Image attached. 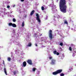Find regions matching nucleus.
Here are the masks:
<instances>
[{"mask_svg":"<svg viewBox=\"0 0 76 76\" xmlns=\"http://www.w3.org/2000/svg\"><path fill=\"white\" fill-rule=\"evenodd\" d=\"M59 7L60 11L63 13H66L67 12V6L66 0H60Z\"/></svg>","mask_w":76,"mask_h":76,"instance_id":"obj_1","label":"nucleus"},{"mask_svg":"<svg viewBox=\"0 0 76 76\" xmlns=\"http://www.w3.org/2000/svg\"><path fill=\"white\" fill-rule=\"evenodd\" d=\"M53 31L51 30H50L49 31V37L50 40H51L54 37H53Z\"/></svg>","mask_w":76,"mask_h":76,"instance_id":"obj_2","label":"nucleus"},{"mask_svg":"<svg viewBox=\"0 0 76 76\" xmlns=\"http://www.w3.org/2000/svg\"><path fill=\"white\" fill-rule=\"evenodd\" d=\"M63 71L62 69H58L56 71L53 72V75H56L59 73H61Z\"/></svg>","mask_w":76,"mask_h":76,"instance_id":"obj_3","label":"nucleus"},{"mask_svg":"<svg viewBox=\"0 0 76 76\" xmlns=\"http://www.w3.org/2000/svg\"><path fill=\"white\" fill-rule=\"evenodd\" d=\"M36 16H37L36 18L37 20L38 21V22L40 23V22H41V20L39 19V15L37 13H36Z\"/></svg>","mask_w":76,"mask_h":76,"instance_id":"obj_4","label":"nucleus"},{"mask_svg":"<svg viewBox=\"0 0 76 76\" xmlns=\"http://www.w3.org/2000/svg\"><path fill=\"white\" fill-rule=\"evenodd\" d=\"M56 62V60L54 59H52L51 60V62L50 63V64L52 65L55 64Z\"/></svg>","mask_w":76,"mask_h":76,"instance_id":"obj_5","label":"nucleus"},{"mask_svg":"<svg viewBox=\"0 0 76 76\" xmlns=\"http://www.w3.org/2000/svg\"><path fill=\"white\" fill-rule=\"evenodd\" d=\"M27 63L30 64V65H32L33 64H32V60L28 59V60L27 61Z\"/></svg>","mask_w":76,"mask_h":76,"instance_id":"obj_6","label":"nucleus"},{"mask_svg":"<svg viewBox=\"0 0 76 76\" xmlns=\"http://www.w3.org/2000/svg\"><path fill=\"white\" fill-rule=\"evenodd\" d=\"M23 66L24 67H25V66H26V61H24L23 62Z\"/></svg>","mask_w":76,"mask_h":76,"instance_id":"obj_7","label":"nucleus"},{"mask_svg":"<svg viewBox=\"0 0 76 76\" xmlns=\"http://www.w3.org/2000/svg\"><path fill=\"white\" fill-rule=\"evenodd\" d=\"M35 12V11L34 10H32L31 14H30V15L31 16H32V15H33L34 13V12Z\"/></svg>","mask_w":76,"mask_h":76,"instance_id":"obj_8","label":"nucleus"},{"mask_svg":"<svg viewBox=\"0 0 76 76\" xmlns=\"http://www.w3.org/2000/svg\"><path fill=\"white\" fill-rule=\"evenodd\" d=\"M12 27H13L14 28H16V27L17 26L16 25V24L15 23H12Z\"/></svg>","mask_w":76,"mask_h":76,"instance_id":"obj_9","label":"nucleus"},{"mask_svg":"<svg viewBox=\"0 0 76 76\" xmlns=\"http://www.w3.org/2000/svg\"><path fill=\"white\" fill-rule=\"evenodd\" d=\"M4 72L5 73L6 75H7V72L6 71V69L4 68Z\"/></svg>","mask_w":76,"mask_h":76,"instance_id":"obj_10","label":"nucleus"},{"mask_svg":"<svg viewBox=\"0 0 76 76\" xmlns=\"http://www.w3.org/2000/svg\"><path fill=\"white\" fill-rule=\"evenodd\" d=\"M32 45V44H31V43L30 42L28 44V45H27V47H31Z\"/></svg>","mask_w":76,"mask_h":76,"instance_id":"obj_11","label":"nucleus"},{"mask_svg":"<svg viewBox=\"0 0 76 76\" xmlns=\"http://www.w3.org/2000/svg\"><path fill=\"white\" fill-rule=\"evenodd\" d=\"M22 26H25V21H23L22 24Z\"/></svg>","mask_w":76,"mask_h":76,"instance_id":"obj_12","label":"nucleus"},{"mask_svg":"<svg viewBox=\"0 0 76 76\" xmlns=\"http://www.w3.org/2000/svg\"><path fill=\"white\" fill-rule=\"evenodd\" d=\"M64 23L65 24H66V25H68V22L66 20H65V21H64Z\"/></svg>","mask_w":76,"mask_h":76,"instance_id":"obj_13","label":"nucleus"},{"mask_svg":"<svg viewBox=\"0 0 76 76\" xmlns=\"http://www.w3.org/2000/svg\"><path fill=\"white\" fill-rule=\"evenodd\" d=\"M12 24H13V23H10L8 24V25H9V26H12Z\"/></svg>","mask_w":76,"mask_h":76,"instance_id":"obj_14","label":"nucleus"},{"mask_svg":"<svg viewBox=\"0 0 76 76\" xmlns=\"http://www.w3.org/2000/svg\"><path fill=\"white\" fill-rule=\"evenodd\" d=\"M7 60L9 61H10L11 60V58L10 57H8L7 58Z\"/></svg>","mask_w":76,"mask_h":76,"instance_id":"obj_15","label":"nucleus"},{"mask_svg":"<svg viewBox=\"0 0 76 76\" xmlns=\"http://www.w3.org/2000/svg\"><path fill=\"white\" fill-rule=\"evenodd\" d=\"M13 73L14 75H15L16 74V71H14L13 72Z\"/></svg>","mask_w":76,"mask_h":76,"instance_id":"obj_16","label":"nucleus"},{"mask_svg":"<svg viewBox=\"0 0 76 76\" xmlns=\"http://www.w3.org/2000/svg\"><path fill=\"white\" fill-rule=\"evenodd\" d=\"M54 54H57V51L56 50H55L53 52Z\"/></svg>","mask_w":76,"mask_h":76,"instance_id":"obj_17","label":"nucleus"},{"mask_svg":"<svg viewBox=\"0 0 76 76\" xmlns=\"http://www.w3.org/2000/svg\"><path fill=\"white\" fill-rule=\"evenodd\" d=\"M36 70V68H33L32 70V71H33V72H35V70Z\"/></svg>","mask_w":76,"mask_h":76,"instance_id":"obj_18","label":"nucleus"},{"mask_svg":"<svg viewBox=\"0 0 76 76\" xmlns=\"http://www.w3.org/2000/svg\"><path fill=\"white\" fill-rule=\"evenodd\" d=\"M12 21L14 22H16V19H15V18H13Z\"/></svg>","mask_w":76,"mask_h":76,"instance_id":"obj_19","label":"nucleus"},{"mask_svg":"<svg viewBox=\"0 0 76 76\" xmlns=\"http://www.w3.org/2000/svg\"><path fill=\"white\" fill-rule=\"evenodd\" d=\"M53 58V56H50L49 57V59L50 60H51V59H52Z\"/></svg>","mask_w":76,"mask_h":76,"instance_id":"obj_20","label":"nucleus"},{"mask_svg":"<svg viewBox=\"0 0 76 76\" xmlns=\"http://www.w3.org/2000/svg\"><path fill=\"white\" fill-rule=\"evenodd\" d=\"M69 50L70 51H72V48H71V47H69Z\"/></svg>","mask_w":76,"mask_h":76,"instance_id":"obj_21","label":"nucleus"},{"mask_svg":"<svg viewBox=\"0 0 76 76\" xmlns=\"http://www.w3.org/2000/svg\"><path fill=\"white\" fill-rule=\"evenodd\" d=\"M41 9L42 10H44V7H42Z\"/></svg>","mask_w":76,"mask_h":76,"instance_id":"obj_22","label":"nucleus"},{"mask_svg":"<svg viewBox=\"0 0 76 76\" xmlns=\"http://www.w3.org/2000/svg\"><path fill=\"white\" fill-rule=\"evenodd\" d=\"M60 45L61 46H63V43L61 42V43H60Z\"/></svg>","mask_w":76,"mask_h":76,"instance_id":"obj_23","label":"nucleus"},{"mask_svg":"<svg viewBox=\"0 0 76 76\" xmlns=\"http://www.w3.org/2000/svg\"><path fill=\"white\" fill-rule=\"evenodd\" d=\"M71 47H75V45H73V44H71Z\"/></svg>","mask_w":76,"mask_h":76,"instance_id":"obj_24","label":"nucleus"},{"mask_svg":"<svg viewBox=\"0 0 76 76\" xmlns=\"http://www.w3.org/2000/svg\"><path fill=\"white\" fill-rule=\"evenodd\" d=\"M61 76H64V74L61 73L60 74Z\"/></svg>","mask_w":76,"mask_h":76,"instance_id":"obj_25","label":"nucleus"},{"mask_svg":"<svg viewBox=\"0 0 76 76\" xmlns=\"http://www.w3.org/2000/svg\"><path fill=\"white\" fill-rule=\"evenodd\" d=\"M56 54L57 55V56H58V55H59V54H60L59 53L57 52Z\"/></svg>","mask_w":76,"mask_h":76,"instance_id":"obj_26","label":"nucleus"},{"mask_svg":"<svg viewBox=\"0 0 76 76\" xmlns=\"http://www.w3.org/2000/svg\"><path fill=\"white\" fill-rule=\"evenodd\" d=\"M75 55H76L75 53H73V54L72 56H73V57H74V56H75Z\"/></svg>","mask_w":76,"mask_h":76,"instance_id":"obj_27","label":"nucleus"},{"mask_svg":"<svg viewBox=\"0 0 76 76\" xmlns=\"http://www.w3.org/2000/svg\"><path fill=\"white\" fill-rule=\"evenodd\" d=\"M7 8H8V9H9L10 8V6L9 5L7 6Z\"/></svg>","mask_w":76,"mask_h":76,"instance_id":"obj_28","label":"nucleus"},{"mask_svg":"<svg viewBox=\"0 0 76 76\" xmlns=\"http://www.w3.org/2000/svg\"><path fill=\"white\" fill-rule=\"evenodd\" d=\"M35 46H36V47H37V46H38V45H37V43H36L35 44Z\"/></svg>","mask_w":76,"mask_h":76,"instance_id":"obj_29","label":"nucleus"},{"mask_svg":"<svg viewBox=\"0 0 76 76\" xmlns=\"http://www.w3.org/2000/svg\"><path fill=\"white\" fill-rule=\"evenodd\" d=\"M62 56L63 57H64V55L62 54Z\"/></svg>","mask_w":76,"mask_h":76,"instance_id":"obj_30","label":"nucleus"},{"mask_svg":"<svg viewBox=\"0 0 76 76\" xmlns=\"http://www.w3.org/2000/svg\"><path fill=\"white\" fill-rule=\"evenodd\" d=\"M21 1H24V0H21Z\"/></svg>","mask_w":76,"mask_h":76,"instance_id":"obj_31","label":"nucleus"},{"mask_svg":"<svg viewBox=\"0 0 76 76\" xmlns=\"http://www.w3.org/2000/svg\"><path fill=\"white\" fill-rule=\"evenodd\" d=\"M3 64H4V60H3Z\"/></svg>","mask_w":76,"mask_h":76,"instance_id":"obj_32","label":"nucleus"},{"mask_svg":"<svg viewBox=\"0 0 76 76\" xmlns=\"http://www.w3.org/2000/svg\"><path fill=\"white\" fill-rule=\"evenodd\" d=\"M42 34H41L40 35V36H42Z\"/></svg>","mask_w":76,"mask_h":76,"instance_id":"obj_33","label":"nucleus"},{"mask_svg":"<svg viewBox=\"0 0 76 76\" xmlns=\"http://www.w3.org/2000/svg\"><path fill=\"white\" fill-rule=\"evenodd\" d=\"M58 0H57V3H58Z\"/></svg>","mask_w":76,"mask_h":76,"instance_id":"obj_34","label":"nucleus"},{"mask_svg":"<svg viewBox=\"0 0 76 76\" xmlns=\"http://www.w3.org/2000/svg\"><path fill=\"white\" fill-rule=\"evenodd\" d=\"M54 18H56V16H54Z\"/></svg>","mask_w":76,"mask_h":76,"instance_id":"obj_35","label":"nucleus"},{"mask_svg":"<svg viewBox=\"0 0 76 76\" xmlns=\"http://www.w3.org/2000/svg\"><path fill=\"white\" fill-rule=\"evenodd\" d=\"M0 60H1V58L0 57Z\"/></svg>","mask_w":76,"mask_h":76,"instance_id":"obj_36","label":"nucleus"},{"mask_svg":"<svg viewBox=\"0 0 76 76\" xmlns=\"http://www.w3.org/2000/svg\"><path fill=\"white\" fill-rule=\"evenodd\" d=\"M14 7V6H13V7Z\"/></svg>","mask_w":76,"mask_h":76,"instance_id":"obj_37","label":"nucleus"}]
</instances>
